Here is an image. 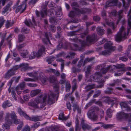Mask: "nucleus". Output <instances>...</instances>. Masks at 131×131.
I'll return each instance as SVG.
<instances>
[{"mask_svg":"<svg viewBox=\"0 0 131 131\" xmlns=\"http://www.w3.org/2000/svg\"><path fill=\"white\" fill-rule=\"evenodd\" d=\"M125 108L126 111L127 112H130L131 111V108L129 106H128L127 105Z\"/></svg>","mask_w":131,"mask_h":131,"instance_id":"nucleus-59","label":"nucleus"},{"mask_svg":"<svg viewBox=\"0 0 131 131\" xmlns=\"http://www.w3.org/2000/svg\"><path fill=\"white\" fill-rule=\"evenodd\" d=\"M40 14L42 17H43L44 15L46 14V10L45 8L42 10V11L40 13Z\"/></svg>","mask_w":131,"mask_h":131,"instance_id":"nucleus-43","label":"nucleus"},{"mask_svg":"<svg viewBox=\"0 0 131 131\" xmlns=\"http://www.w3.org/2000/svg\"><path fill=\"white\" fill-rule=\"evenodd\" d=\"M100 116L101 118H103L104 115V111L102 110H101L100 111Z\"/></svg>","mask_w":131,"mask_h":131,"instance_id":"nucleus-61","label":"nucleus"},{"mask_svg":"<svg viewBox=\"0 0 131 131\" xmlns=\"http://www.w3.org/2000/svg\"><path fill=\"white\" fill-rule=\"evenodd\" d=\"M70 100L71 101V103L72 104H73L74 103V101H75V99L72 96H71L70 97Z\"/></svg>","mask_w":131,"mask_h":131,"instance_id":"nucleus-64","label":"nucleus"},{"mask_svg":"<svg viewBox=\"0 0 131 131\" xmlns=\"http://www.w3.org/2000/svg\"><path fill=\"white\" fill-rule=\"evenodd\" d=\"M128 16V26L127 31L123 27H122L120 29L119 31L115 37V39L116 41H121L122 39L125 38L126 36L127 35L131 30V9L129 12Z\"/></svg>","mask_w":131,"mask_h":131,"instance_id":"nucleus-1","label":"nucleus"},{"mask_svg":"<svg viewBox=\"0 0 131 131\" xmlns=\"http://www.w3.org/2000/svg\"><path fill=\"white\" fill-rule=\"evenodd\" d=\"M104 30L103 29H100L98 31V34L100 35H102L104 33Z\"/></svg>","mask_w":131,"mask_h":131,"instance_id":"nucleus-57","label":"nucleus"},{"mask_svg":"<svg viewBox=\"0 0 131 131\" xmlns=\"http://www.w3.org/2000/svg\"><path fill=\"white\" fill-rule=\"evenodd\" d=\"M117 1V0H113L111 2L109 3L107 2L106 4L107 6H115L116 5Z\"/></svg>","mask_w":131,"mask_h":131,"instance_id":"nucleus-20","label":"nucleus"},{"mask_svg":"<svg viewBox=\"0 0 131 131\" xmlns=\"http://www.w3.org/2000/svg\"><path fill=\"white\" fill-rule=\"evenodd\" d=\"M72 70L73 73H76V72H79L81 70L79 69L76 68L74 67H73L72 69Z\"/></svg>","mask_w":131,"mask_h":131,"instance_id":"nucleus-41","label":"nucleus"},{"mask_svg":"<svg viewBox=\"0 0 131 131\" xmlns=\"http://www.w3.org/2000/svg\"><path fill=\"white\" fill-rule=\"evenodd\" d=\"M59 118L61 120H66L67 119V117H65L63 113H61L59 114Z\"/></svg>","mask_w":131,"mask_h":131,"instance_id":"nucleus-28","label":"nucleus"},{"mask_svg":"<svg viewBox=\"0 0 131 131\" xmlns=\"http://www.w3.org/2000/svg\"><path fill=\"white\" fill-rule=\"evenodd\" d=\"M10 114L9 113H7L5 118V120L6 122L8 124H10L12 123V121L9 119Z\"/></svg>","mask_w":131,"mask_h":131,"instance_id":"nucleus-23","label":"nucleus"},{"mask_svg":"<svg viewBox=\"0 0 131 131\" xmlns=\"http://www.w3.org/2000/svg\"><path fill=\"white\" fill-rule=\"evenodd\" d=\"M31 129L28 125H26L23 129L22 131H30Z\"/></svg>","mask_w":131,"mask_h":131,"instance_id":"nucleus-36","label":"nucleus"},{"mask_svg":"<svg viewBox=\"0 0 131 131\" xmlns=\"http://www.w3.org/2000/svg\"><path fill=\"white\" fill-rule=\"evenodd\" d=\"M105 82V81L103 80L101 81V82L102 83ZM104 86V84L102 83L101 84L97 85L96 86H95V84H92L91 85H88L86 86L85 88V91L88 92L94 88H101Z\"/></svg>","mask_w":131,"mask_h":131,"instance_id":"nucleus-9","label":"nucleus"},{"mask_svg":"<svg viewBox=\"0 0 131 131\" xmlns=\"http://www.w3.org/2000/svg\"><path fill=\"white\" fill-rule=\"evenodd\" d=\"M41 91V90L39 89L32 90L30 93V96L32 97L40 93Z\"/></svg>","mask_w":131,"mask_h":131,"instance_id":"nucleus-17","label":"nucleus"},{"mask_svg":"<svg viewBox=\"0 0 131 131\" xmlns=\"http://www.w3.org/2000/svg\"><path fill=\"white\" fill-rule=\"evenodd\" d=\"M101 91L98 90L95 92V94H94L93 96V97L95 98L98 97L101 94Z\"/></svg>","mask_w":131,"mask_h":131,"instance_id":"nucleus-34","label":"nucleus"},{"mask_svg":"<svg viewBox=\"0 0 131 131\" xmlns=\"http://www.w3.org/2000/svg\"><path fill=\"white\" fill-rule=\"evenodd\" d=\"M113 126L111 124H105L103 125L104 128L105 129L111 128Z\"/></svg>","mask_w":131,"mask_h":131,"instance_id":"nucleus-48","label":"nucleus"},{"mask_svg":"<svg viewBox=\"0 0 131 131\" xmlns=\"http://www.w3.org/2000/svg\"><path fill=\"white\" fill-rule=\"evenodd\" d=\"M47 97V95L46 94H41L38 96L35 99L34 102L29 103V105L35 108H42L44 106L42 105V106H41V104L40 105L39 103L42 101L45 102Z\"/></svg>","mask_w":131,"mask_h":131,"instance_id":"nucleus-2","label":"nucleus"},{"mask_svg":"<svg viewBox=\"0 0 131 131\" xmlns=\"http://www.w3.org/2000/svg\"><path fill=\"white\" fill-rule=\"evenodd\" d=\"M34 78L33 79L29 78H25L24 80L26 82L35 81L38 80V77L37 76H34Z\"/></svg>","mask_w":131,"mask_h":131,"instance_id":"nucleus-19","label":"nucleus"},{"mask_svg":"<svg viewBox=\"0 0 131 131\" xmlns=\"http://www.w3.org/2000/svg\"><path fill=\"white\" fill-rule=\"evenodd\" d=\"M120 105L122 108H125L127 105L125 103L122 102L120 103Z\"/></svg>","mask_w":131,"mask_h":131,"instance_id":"nucleus-46","label":"nucleus"},{"mask_svg":"<svg viewBox=\"0 0 131 131\" xmlns=\"http://www.w3.org/2000/svg\"><path fill=\"white\" fill-rule=\"evenodd\" d=\"M112 45V43L110 41L106 43L104 46V47L105 49H107V50L103 51L102 52L103 55H106L108 54L111 51L115 49V47L111 46Z\"/></svg>","mask_w":131,"mask_h":131,"instance_id":"nucleus-5","label":"nucleus"},{"mask_svg":"<svg viewBox=\"0 0 131 131\" xmlns=\"http://www.w3.org/2000/svg\"><path fill=\"white\" fill-rule=\"evenodd\" d=\"M12 104L8 101L7 100L5 101L2 104V107L4 108H5L7 106L10 107L12 106Z\"/></svg>","mask_w":131,"mask_h":131,"instance_id":"nucleus-21","label":"nucleus"},{"mask_svg":"<svg viewBox=\"0 0 131 131\" xmlns=\"http://www.w3.org/2000/svg\"><path fill=\"white\" fill-rule=\"evenodd\" d=\"M3 128L5 130H9L10 128V126L7 124L5 123L3 124L2 126Z\"/></svg>","mask_w":131,"mask_h":131,"instance_id":"nucleus-26","label":"nucleus"},{"mask_svg":"<svg viewBox=\"0 0 131 131\" xmlns=\"http://www.w3.org/2000/svg\"><path fill=\"white\" fill-rule=\"evenodd\" d=\"M23 125H24L23 122H21V123L19 124V125H18V127H17V130H20L22 128Z\"/></svg>","mask_w":131,"mask_h":131,"instance_id":"nucleus-50","label":"nucleus"},{"mask_svg":"<svg viewBox=\"0 0 131 131\" xmlns=\"http://www.w3.org/2000/svg\"><path fill=\"white\" fill-rule=\"evenodd\" d=\"M28 85L30 87H35L37 86V85L36 84H32L31 83H28Z\"/></svg>","mask_w":131,"mask_h":131,"instance_id":"nucleus-56","label":"nucleus"},{"mask_svg":"<svg viewBox=\"0 0 131 131\" xmlns=\"http://www.w3.org/2000/svg\"><path fill=\"white\" fill-rule=\"evenodd\" d=\"M40 80L43 83H44L46 81L47 79L46 77L45 76L43 78H41Z\"/></svg>","mask_w":131,"mask_h":131,"instance_id":"nucleus-55","label":"nucleus"},{"mask_svg":"<svg viewBox=\"0 0 131 131\" xmlns=\"http://www.w3.org/2000/svg\"><path fill=\"white\" fill-rule=\"evenodd\" d=\"M58 130L57 127L52 126L48 128L47 131H58Z\"/></svg>","mask_w":131,"mask_h":131,"instance_id":"nucleus-29","label":"nucleus"},{"mask_svg":"<svg viewBox=\"0 0 131 131\" xmlns=\"http://www.w3.org/2000/svg\"><path fill=\"white\" fill-rule=\"evenodd\" d=\"M12 2H10L7 4L6 6L4 8V11L2 12L3 14H4L5 12L7 11H10L11 10L10 7L12 5Z\"/></svg>","mask_w":131,"mask_h":131,"instance_id":"nucleus-16","label":"nucleus"},{"mask_svg":"<svg viewBox=\"0 0 131 131\" xmlns=\"http://www.w3.org/2000/svg\"><path fill=\"white\" fill-rule=\"evenodd\" d=\"M114 68L112 69V71L114 70V69H117V71H125L127 70L131 71V67H128L127 68L124 67V66H114Z\"/></svg>","mask_w":131,"mask_h":131,"instance_id":"nucleus-12","label":"nucleus"},{"mask_svg":"<svg viewBox=\"0 0 131 131\" xmlns=\"http://www.w3.org/2000/svg\"><path fill=\"white\" fill-rule=\"evenodd\" d=\"M13 24V22L7 21L6 22V27L7 28H8L11 26Z\"/></svg>","mask_w":131,"mask_h":131,"instance_id":"nucleus-33","label":"nucleus"},{"mask_svg":"<svg viewBox=\"0 0 131 131\" xmlns=\"http://www.w3.org/2000/svg\"><path fill=\"white\" fill-rule=\"evenodd\" d=\"M6 0H0V5L1 3H2V5L4 6L6 3Z\"/></svg>","mask_w":131,"mask_h":131,"instance_id":"nucleus-63","label":"nucleus"},{"mask_svg":"<svg viewBox=\"0 0 131 131\" xmlns=\"http://www.w3.org/2000/svg\"><path fill=\"white\" fill-rule=\"evenodd\" d=\"M112 112H113L111 109L109 108L107 110L106 113L107 115L109 117L111 118L112 117Z\"/></svg>","mask_w":131,"mask_h":131,"instance_id":"nucleus-30","label":"nucleus"},{"mask_svg":"<svg viewBox=\"0 0 131 131\" xmlns=\"http://www.w3.org/2000/svg\"><path fill=\"white\" fill-rule=\"evenodd\" d=\"M49 81L51 83H53V88L55 92H57L59 90V86L58 83L56 80V78L53 76L50 77Z\"/></svg>","mask_w":131,"mask_h":131,"instance_id":"nucleus-8","label":"nucleus"},{"mask_svg":"<svg viewBox=\"0 0 131 131\" xmlns=\"http://www.w3.org/2000/svg\"><path fill=\"white\" fill-rule=\"evenodd\" d=\"M12 95L13 97L15 100H17L16 95L14 90H12Z\"/></svg>","mask_w":131,"mask_h":131,"instance_id":"nucleus-45","label":"nucleus"},{"mask_svg":"<svg viewBox=\"0 0 131 131\" xmlns=\"http://www.w3.org/2000/svg\"><path fill=\"white\" fill-rule=\"evenodd\" d=\"M91 66H88L86 68L87 70L85 71V73L86 76H88V75L90 73V72L91 71Z\"/></svg>","mask_w":131,"mask_h":131,"instance_id":"nucleus-35","label":"nucleus"},{"mask_svg":"<svg viewBox=\"0 0 131 131\" xmlns=\"http://www.w3.org/2000/svg\"><path fill=\"white\" fill-rule=\"evenodd\" d=\"M88 117L94 121H96L97 117L95 114L94 111L92 110H90L87 113Z\"/></svg>","mask_w":131,"mask_h":131,"instance_id":"nucleus-11","label":"nucleus"},{"mask_svg":"<svg viewBox=\"0 0 131 131\" xmlns=\"http://www.w3.org/2000/svg\"><path fill=\"white\" fill-rule=\"evenodd\" d=\"M26 8V4L25 2L19 5L16 7H14V9L16 8V12L17 13L20 12V13H23L25 9Z\"/></svg>","mask_w":131,"mask_h":131,"instance_id":"nucleus-10","label":"nucleus"},{"mask_svg":"<svg viewBox=\"0 0 131 131\" xmlns=\"http://www.w3.org/2000/svg\"><path fill=\"white\" fill-rule=\"evenodd\" d=\"M111 66H108V67L106 68L102 67L101 69V72L103 74H105L107 72L108 70L110 69L111 68Z\"/></svg>","mask_w":131,"mask_h":131,"instance_id":"nucleus-22","label":"nucleus"},{"mask_svg":"<svg viewBox=\"0 0 131 131\" xmlns=\"http://www.w3.org/2000/svg\"><path fill=\"white\" fill-rule=\"evenodd\" d=\"M25 82H23L22 83H21L19 84L18 85L19 87L20 88L21 90H23V88L25 87Z\"/></svg>","mask_w":131,"mask_h":131,"instance_id":"nucleus-44","label":"nucleus"},{"mask_svg":"<svg viewBox=\"0 0 131 131\" xmlns=\"http://www.w3.org/2000/svg\"><path fill=\"white\" fill-rule=\"evenodd\" d=\"M12 119L13 120H14L15 119L17 118V116H16L15 113L14 112L11 113L10 115Z\"/></svg>","mask_w":131,"mask_h":131,"instance_id":"nucleus-39","label":"nucleus"},{"mask_svg":"<svg viewBox=\"0 0 131 131\" xmlns=\"http://www.w3.org/2000/svg\"><path fill=\"white\" fill-rule=\"evenodd\" d=\"M22 122H23L22 121H21L20 120L17 119V118L15 119L14 121V123L15 124H19Z\"/></svg>","mask_w":131,"mask_h":131,"instance_id":"nucleus-38","label":"nucleus"},{"mask_svg":"<svg viewBox=\"0 0 131 131\" xmlns=\"http://www.w3.org/2000/svg\"><path fill=\"white\" fill-rule=\"evenodd\" d=\"M25 24L28 26H30L32 24L30 20H26L25 22Z\"/></svg>","mask_w":131,"mask_h":131,"instance_id":"nucleus-51","label":"nucleus"},{"mask_svg":"<svg viewBox=\"0 0 131 131\" xmlns=\"http://www.w3.org/2000/svg\"><path fill=\"white\" fill-rule=\"evenodd\" d=\"M66 74L63 73H62L61 75V78L62 79L66 80Z\"/></svg>","mask_w":131,"mask_h":131,"instance_id":"nucleus-62","label":"nucleus"},{"mask_svg":"<svg viewBox=\"0 0 131 131\" xmlns=\"http://www.w3.org/2000/svg\"><path fill=\"white\" fill-rule=\"evenodd\" d=\"M112 89L109 88H107V90L105 91L104 92L106 94H110L112 93Z\"/></svg>","mask_w":131,"mask_h":131,"instance_id":"nucleus-40","label":"nucleus"},{"mask_svg":"<svg viewBox=\"0 0 131 131\" xmlns=\"http://www.w3.org/2000/svg\"><path fill=\"white\" fill-rule=\"evenodd\" d=\"M72 106L73 107V110L74 112H75L76 110H77L79 107L78 103L77 102L73 104Z\"/></svg>","mask_w":131,"mask_h":131,"instance_id":"nucleus-31","label":"nucleus"},{"mask_svg":"<svg viewBox=\"0 0 131 131\" xmlns=\"http://www.w3.org/2000/svg\"><path fill=\"white\" fill-rule=\"evenodd\" d=\"M56 95V94L52 93L48 94V99L47 100V103L48 104L51 105L54 103V97Z\"/></svg>","mask_w":131,"mask_h":131,"instance_id":"nucleus-13","label":"nucleus"},{"mask_svg":"<svg viewBox=\"0 0 131 131\" xmlns=\"http://www.w3.org/2000/svg\"><path fill=\"white\" fill-rule=\"evenodd\" d=\"M17 66H15L12 68L8 70L4 76V78L7 79H9L10 77L15 74V71L17 70L19 67H17Z\"/></svg>","mask_w":131,"mask_h":131,"instance_id":"nucleus-7","label":"nucleus"},{"mask_svg":"<svg viewBox=\"0 0 131 131\" xmlns=\"http://www.w3.org/2000/svg\"><path fill=\"white\" fill-rule=\"evenodd\" d=\"M32 68L29 66H25L23 68L21 69V71H25L27 70H30L32 69Z\"/></svg>","mask_w":131,"mask_h":131,"instance_id":"nucleus-32","label":"nucleus"},{"mask_svg":"<svg viewBox=\"0 0 131 131\" xmlns=\"http://www.w3.org/2000/svg\"><path fill=\"white\" fill-rule=\"evenodd\" d=\"M26 45V44L25 43H23L22 44L20 45H17L16 48L18 50H20L21 48L24 47Z\"/></svg>","mask_w":131,"mask_h":131,"instance_id":"nucleus-42","label":"nucleus"},{"mask_svg":"<svg viewBox=\"0 0 131 131\" xmlns=\"http://www.w3.org/2000/svg\"><path fill=\"white\" fill-rule=\"evenodd\" d=\"M102 77V74L99 72H96L93 76V79L96 81H97L100 80V78Z\"/></svg>","mask_w":131,"mask_h":131,"instance_id":"nucleus-15","label":"nucleus"},{"mask_svg":"<svg viewBox=\"0 0 131 131\" xmlns=\"http://www.w3.org/2000/svg\"><path fill=\"white\" fill-rule=\"evenodd\" d=\"M45 50V47L42 46L41 48L39 49L37 53L34 51L31 52L30 54H29L28 58L30 59H32L35 58L36 57H38L40 56L42 53Z\"/></svg>","mask_w":131,"mask_h":131,"instance_id":"nucleus-4","label":"nucleus"},{"mask_svg":"<svg viewBox=\"0 0 131 131\" xmlns=\"http://www.w3.org/2000/svg\"><path fill=\"white\" fill-rule=\"evenodd\" d=\"M120 60L124 61H126L127 60V58L125 57H122L119 58Z\"/></svg>","mask_w":131,"mask_h":131,"instance_id":"nucleus-60","label":"nucleus"},{"mask_svg":"<svg viewBox=\"0 0 131 131\" xmlns=\"http://www.w3.org/2000/svg\"><path fill=\"white\" fill-rule=\"evenodd\" d=\"M71 87V86L70 83L67 81L66 85V91L67 92H69L70 91Z\"/></svg>","mask_w":131,"mask_h":131,"instance_id":"nucleus-25","label":"nucleus"},{"mask_svg":"<svg viewBox=\"0 0 131 131\" xmlns=\"http://www.w3.org/2000/svg\"><path fill=\"white\" fill-rule=\"evenodd\" d=\"M18 112L20 115L24 117L27 119L29 120L34 122L38 121L40 120V117L38 116H34L30 117L25 112L23 111L21 108H19L18 109Z\"/></svg>","mask_w":131,"mask_h":131,"instance_id":"nucleus-3","label":"nucleus"},{"mask_svg":"<svg viewBox=\"0 0 131 131\" xmlns=\"http://www.w3.org/2000/svg\"><path fill=\"white\" fill-rule=\"evenodd\" d=\"M67 108L70 110H71V104L69 102H68L67 103Z\"/></svg>","mask_w":131,"mask_h":131,"instance_id":"nucleus-58","label":"nucleus"},{"mask_svg":"<svg viewBox=\"0 0 131 131\" xmlns=\"http://www.w3.org/2000/svg\"><path fill=\"white\" fill-rule=\"evenodd\" d=\"M25 38L24 36L22 35H19L18 37V42H22Z\"/></svg>","mask_w":131,"mask_h":131,"instance_id":"nucleus-27","label":"nucleus"},{"mask_svg":"<svg viewBox=\"0 0 131 131\" xmlns=\"http://www.w3.org/2000/svg\"><path fill=\"white\" fill-rule=\"evenodd\" d=\"M67 82L66 80L62 79L60 81L59 83L61 84H62L65 83H66Z\"/></svg>","mask_w":131,"mask_h":131,"instance_id":"nucleus-54","label":"nucleus"},{"mask_svg":"<svg viewBox=\"0 0 131 131\" xmlns=\"http://www.w3.org/2000/svg\"><path fill=\"white\" fill-rule=\"evenodd\" d=\"M38 78L40 80L41 78H43L45 77L43 74L42 73H41L39 74V76H38Z\"/></svg>","mask_w":131,"mask_h":131,"instance_id":"nucleus-52","label":"nucleus"},{"mask_svg":"<svg viewBox=\"0 0 131 131\" xmlns=\"http://www.w3.org/2000/svg\"><path fill=\"white\" fill-rule=\"evenodd\" d=\"M43 41L46 44H50V42L47 37L46 36V38L43 40Z\"/></svg>","mask_w":131,"mask_h":131,"instance_id":"nucleus-47","label":"nucleus"},{"mask_svg":"<svg viewBox=\"0 0 131 131\" xmlns=\"http://www.w3.org/2000/svg\"><path fill=\"white\" fill-rule=\"evenodd\" d=\"M29 54V51L26 50H23L20 53L21 56L24 58H28Z\"/></svg>","mask_w":131,"mask_h":131,"instance_id":"nucleus-18","label":"nucleus"},{"mask_svg":"<svg viewBox=\"0 0 131 131\" xmlns=\"http://www.w3.org/2000/svg\"><path fill=\"white\" fill-rule=\"evenodd\" d=\"M94 92L93 90L91 91L87 94V99H88L90 96H91Z\"/></svg>","mask_w":131,"mask_h":131,"instance_id":"nucleus-53","label":"nucleus"},{"mask_svg":"<svg viewBox=\"0 0 131 131\" xmlns=\"http://www.w3.org/2000/svg\"><path fill=\"white\" fill-rule=\"evenodd\" d=\"M20 78V77L19 76L17 78H16V77H14L12 78V79L13 80H14V81H15V82L17 83L18 82Z\"/></svg>","mask_w":131,"mask_h":131,"instance_id":"nucleus-49","label":"nucleus"},{"mask_svg":"<svg viewBox=\"0 0 131 131\" xmlns=\"http://www.w3.org/2000/svg\"><path fill=\"white\" fill-rule=\"evenodd\" d=\"M40 123L39 122L36 123L31 126V128H37L40 125Z\"/></svg>","mask_w":131,"mask_h":131,"instance_id":"nucleus-37","label":"nucleus"},{"mask_svg":"<svg viewBox=\"0 0 131 131\" xmlns=\"http://www.w3.org/2000/svg\"><path fill=\"white\" fill-rule=\"evenodd\" d=\"M116 118L118 119H128L129 122L131 121V114H128L121 112L117 114Z\"/></svg>","mask_w":131,"mask_h":131,"instance_id":"nucleus-6","label":"nucleus"},{"mask_svg":"<svg viewBox=\"0 0 131 131\" xmlns=\"http://www.w3.org/2000/svg\"><path fill=\"white\" fill-rule=\"evenodd\" d=\"M84 120L82 119L81 122V125L82 129L84 130H85L86 129H89L91 128V127L88 124L84 123Z\"/></svg>","mask_w":131,"mask_h":131,"instance_id":"nucleus-14","label":"nucleus"},{"mask_svg":"<svg viewBox=\"0 0 131 131\" xmlns=\"http://www.w3.org/2000/svg\"><path fill=\"white\" fill-rule=\"evenodd\" d=\"M48 72H51L54 73L57 76H59L60 74V73L57 71L52 69H49L47 70Z\"/></svg>","mask_w":131,"mask_h":131,"instance_id":"nucleus-24","label":"nucleus"}]
</instances>
